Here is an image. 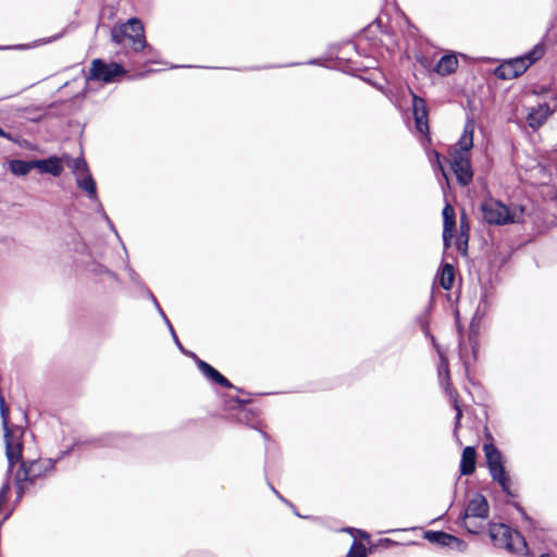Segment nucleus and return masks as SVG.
<instances>
[{"instance_id": "nucleus-1", "label": "nucleus", "mask_w": 557, "mask_h": 557, "mask_svg": "<svg viewBox=\"0 0 557 557\" xmlns=\"http://www.w3.org/2000/svg\"><path fill=\"white\" fill-rule=\"evenodd\" d=\"M474 123L468 121L458 143L449 150L450 165L462 186L471 183L473 172L470 162V150L473 147Z\"/></svg>"}, {"instance_id": "nucleus-2", "label": "nucleus", "mask_w": 557, "mask_h": 557, "mask_svg": "<svg viewBox=\"0 0 557 557\" xmlns=\"http://www.w3.org/2000/svg\"><path fill=\"white\" fill-rule=\"evenodd\" d=\"M483 451L492 481L499 485L507 497L516 498L518 494L511 488L513 481L506 469V460L500 449L493 443H486L483 445Z\"/></svg>"}, {"instance_id": "nucleus-3", "label": "nucleus", "mask_w": 557, "mask_h": 557, "mask_svg": "<svg viewBox=\"0 0 557 557\" xmlns=\"http://www.w3.org/2000/svg\"><path fill=\"white\" fill-rule=\"evenodd\" d=\"M488 536L497 548H504L511 554H530L525 537L506 523L488 522Z\"/></svg>"}, {"instance_id": "nucleus-4", "label": "nucleus", "mask_w": 557, "mask_h": 557, "mask_svg": "<svg viewBox=\"0 0 557 557\" xmlns=\"http://www.w3.org/2000/svg\"><path fill=\"white\" fill-rule=\"evenodd\" d=\"M483 220L491 225H505L521 223L525 209L521 205L512 203L507 207L496 199H487L481 205Z\"/></svg>"}, {"instance_id": "nucleus-5", "label": "nucleus", "mask_w": 557, "mask_h": 557, "mask_svg": "<svg viewBox=\"0 0 557 557\" xmlns=\"http://www.w3.org/2000/svg\"><path fill=\"white\" fill-rule=\"evenodd\" d=\"M545 52V46L537 44L524 55L504 61L494 73L499 79H513L523 74L535 61L540 60Z\"/></svg>"}, {"instance_id": "nucleus-6", "label": "nucleus", "mask_w": 557, "mask_h": 557, "mask_svg": "<svg viewBox=\"0 0 557 557\" xmlns=\"http://www.w3.org/2000/svg\"><path fill=\"white\" fill-rule=\"evenodd\" d=\"M3 429L5 457L8 460V473L23 458L25 428L14 424L12 420H1Z\"/></svg>"}, {"instance_id": "nucleus-7", "label": "nucleus", "mask_w": 557, "mask_h": 557, "mask_svg": "<svg viewBox=\"0 0 557 557\" xmlns=\"http://www.w3.org/2000/svg\"><path fill=\"white\" fill-rule=\"evenodd\" d=\"M111 40L116 45H123L127 40L135 52L147 47L144 25L136 17L129 18L126 23L114 25L111 29Z\"/></svg>"}, {"instance_id": "nucleus-8", "label": "nucleus", "mask_w": 557, "mask_h": 557, "mask_svg": "<svg viewBox=\"0 0 557 557\" xmlns=\"http://www.w3.org/2000/svg\"><path fill=\"white\" fill-rule=\"evenodd\" d=\"M490 516V504L487 498L480 492L473 494L467 506L459 513L456 523L463 528L469 534H479V530L472 528L468 520L470 518L487 519Z\"/></svg>"}, {"instance_id": "nucleus-9", "label": "nucleus", "mask_w": 557, "mask_h": 557, "mask_svg": "<svg viewBox=\"0 0 557 557\" xmlns=\"http://www.w3.org/2000/svg\"><path fill=\"white\" fill-rule=\"evenodd\" d=\"M17 463H20L17 471H21L24 480L39 487H42L44 480L55 471L51 458L28 460L22 458Z\"/></svg>"}, {"instance_id": "nucleus-10", "label": "nucleus", "mask_w": 557, "mask_h": 557, "mask_svg": "<svg viewBox=\"0 0 557 557\" xmlns=\"http://www.w3.org/2000/svg\"><path fill=\"white\" fill-rule=\"evenodd\" d=\"M124 73V69L117 63H106L100 59H95L91 62L87 79L111 83Z\"/></svg>"}, {"instance_id": "nucleus-11", "label": "nucleus", "mask_w": 557, "mask_h": 557, "mask_svg": "<svg viewBox=\"0 0 557 557\" xmlns=\"http://www.w3.org/2000/svg\"><path fill=\"white\" fill-rule=\"evenodd\" d=\"M412 110L417 131L420 134L426 135L429 133V124L425 101L422 98L413 95Z\"/></svg>"}, {"instance_id": "nucleus-12", "label": "nucleus", "mask_w": 557, "mask_h": 557, "mask_svg": "<svg viewBox=\"0 0 557 557\" xmlns=\"http://www.w3.org/2000/svg\"><path fill=\"white\" fill-rule=\"evenodd\" d=\"M84 445H92V446H96V447H102V446H108L110 444L103 437H90V438H87L85 441L76 440L70 447L59 451V454L57 455L55 458H51V461L53 462V467L55 468L58 462H60L65 457L70 456L71 453L75 448L84 446Z\"/></svg>"}, {"instance_id": "nucleus-13", "label": "nucleus", "mask_w": 557, "mask_h": 557, "mask_svg": "<svg viewBox=\"0 0 557 557\" xmlns=\"http://www.w3.org/2000/svg\"><path fill=\"white\" fill-rule=\"evenodd\" d=\"M476 449L474 446L468 445L462 449L459 463L460 475H471L476 469Z\"/></svg>"}, {"instance_id": "nucleus-14", "label": "nucleus", "mask_w": 557, "mask_h": 557, "mask_svg": "<svg viewBox=\"0 0 557 557\" xmlns=\"http://www.w3.org/2000/svg\"><path fill=\"white\" fill-rule=\"evenodd\" d=\"M443 240L444 246L447 248L450 245V240L453 238V232L456 226L455 221V210L450 205H446L443 209Z\"/></svg>"}, {"instance_id": "nucleus-15", "label": "nucleus", "mask_w": 557, "mask_h": 557, "mask_svg": "<svg viewBox=\"0 0 557 557\" xmlns=\"http://www.w3.org/2000/svg\"><path fill=\"white\" fill-rule=\"evenodd\" d=\"M552 112L553 111L547 103L533 108L527 116L528 125L533 129L539 128L546 122Z\"/></svg>"}, {"instance_id": "nucleus-16", "label": "nucleus", "mask_w": 557, "mask_h": 557, "mask_svg": "<svg viewBox=\"0 0 557 557\" xmlns=\"http://www.w3.org/2000/svg\"><path fill=\"white\" fill-rule=\"evenodd\" d=\"M197 367L201 371V373L210 381L215 384H219L223 387L231 388L232 383L223 376L218 370H215L212 366L207 363L203 360H197Z\"/></svg>"}, {"instance_id": "nucleus-17", "label": "nucleus", "mask_w": 557, "mask_h": 557, "mask_svg": "<svg viewBox=\"0 0 557 557\" xmlns=\"http://www.w3.org/2000/svg\"><path fill=\"white\" fill-rule=\"evenodd\" d=\"M36 168L41 173H49L59 176L63 171L62 160L58 157H51L46 160H36Z\"/></svg>"}, {"instance_id": "nucleus-18", "label": "nucleus", "mask_w": 557, "mask_h": 557, "mask_svg": "<svg viewBox=\"0 0 557 557\" xmlns=\"http://www.w3.org/2000/svg\"><path fill=\"white\" fill-rule=\"evenodd\" d=\"M451 535L443 530H428L423 533V539L440 547H449Z\"/></svg>"}, {"instance_id": "nucleus-19", "label": "nucleus", "mask_w": 557, "mask_h": 557, "mask_svg": "<svg viewBox=\"0 0 557 557\" xmlns=\"http://www.w3.org/2000/svg\"><path fill=\"white\" fill-rule=\"evenodd\" d=\"M75 180L77 186L84 190L90 199L98 200L96 182L89 172L78 175Z\"/></svg>"}, {"instance_id": "nucleus-20", "label": "nucleus", "mask_w": 557, "mask_h": 557, "mask_svg": "<svg viewBox=\"0 0 557 557\" xmlns=\"http://www.w3.org/2000/svg\"><path fill=\"white\" fill-rule=\"evenodd\" d=\"M458 65V60L453 54H447L441 58L435 66V72L440 75H448L453 73Z\"/></svg>"}, {"instance_id": "nucleus-21", "label": "nucleus", "mask_w": 557, "mask_h": 557, "mask_svg": "<svg viewBox=\"0 0 557 557\" xmlns=\"http://www.w3.org/2000/svg\"><path fill=\"white\" fill-rule=\"evenodd\" d=\"M455 281V270L451 264H444L442 267L441 273H440V284L441 286L449 290L453 287Z\"/></svg>"}, {"instance_id": "nucleus-22", "label": "nucleus", "mask_w": 557, "mask_h": 557, "mask_svg": "<svg viewBox=\"0 0 557 557\" xmlns=\"http://www.w3.org/2000/svg\"><path fill=\"white\" fill-rule=\"evenodd\" d=\"M15 486H16V500L15 502H20L25 494L29 493L30 487H35L36 485L28 483L26 480H24V475L21 473V471H16Z\"/></svg>"}, {"instance_id": "nucleus-23", "label": "nucleus", "mask_w": 557, "mask_h": 557, "mask_svg": "<svg viewBox=\"0 0 557 557\" xmlns=\"http://www.w3.org/2000/svg\"><path fill=\"white\" fill-rule=\"evenodd\" d=\"M36 168V161L13 160L10 163L11 171L16 175H26Z\"/></svg>"}, {"instance_id": "nucleus-24", "label": "nucleus", "mask_w": 557, "mask_h": 557, "mask_svg": "<svg viewBox=\"0 0 557 557\" xmlns=\"http://www.w3.org/2000/svg\"><path fill=\"white\" fill-rule=\"evenodd\" d=\"M372 553V547H367L364 544L354 541L346 557H369Z\"/></svg>"}, {"instance_id": "nucleus-25", "label": "nucleus", "mask_w": 557, "mask_h": 557, "mask_svg": "<svg viewBox=\"0 0 557 557\" xmlns=\"http://www.w3.org/2000/svg\"><path fill=\"white\" fill-rule=\"evenodd\" d=\"M46 114L47 108L44 107H28L22 109V116L33 122L41 120Z\"/></svg>"}, {"instance_id": "nucleus-26", "label": "nucleus", "mask_w": 557, "mask_h": 557, "mask_svg": "<svg viewBox=\"0 0 557 557\" xmlns=\"http://www.w3.org/2000/svg\"><path fill=\"white\" fill-rule=\"evenodd\" d=\"M67 166L73 171L75 177H77L78 175H83L88 171V168H87V164H86V161L84 159H81V158H76V159H71L69 158L67 159Z\"/></svg>"}, {"instance_id": "nucleus-27", "label": "nucleus", "mask_w": 557, "mask_h": 557, "mask_svg": "<svg viewBox=\"0 0 557 557\" xmlns=\"http://www.w3.org/2000/svg\"><path fill=\"white\" fill-rule=\"evenodd\" d=\"M508 504L511 505L520 513V516L523 519V521L528 523V528L530 530H535L536 529V521L532 517H530L528 515V512L521 506L520 503H518V502H509Z\"/></svg>"}, {"instance_id": "nucleus-28", "label": "nucleus", "mask_w": 557, "mask_h": 557, "mask_svg": "<svg viewBox=\"0 0 557 557\" xmlns=\"http://www.w3.org/2000/svg\"><path fill=\"white\" fill-rule=\"evenodd\" d=\"M438 376L442 382H445L447 385L449 384L448 362L443 355H441V363L438 367Z\"/></svg>"}, {"instance_id": "nucleus-29", "label": "nucleus", "mask_w": 557, "mask_h": 557, "mask_svg": "<svg viewBox=\"0 0 557 557\" xmlns=\"http://www.w3.org/2000/svg\"><path fill=\"white\" fill-rule=\"evenodd\" d=\"M448 548L463 553L467 550L468 544L462 539L451 535L450 546Z\"/></svg>"}, {"instance_id": "nucleus-30", "label": "nucleus", "mask_w": 557, "mask_h": 557, "mask_svg": "<svg viewBox=\"0 0 557 557\" xmlns=\"http://www.w3.org/2000/svg\"><path fill=\"white\" fill-rule=\"evenodd\" d=\"M247 421V426L250 428V429H255L257 431H259L262 435V437L268 441L269 440V435L268 433H265L264 431H262V428L264 426L262 424V421L263 420H246Z\"/></svg>"}, {"instance_id": "nucleus-31", "label": "nucleus", "mask_w": 557, "mask_h": 557, "mask_svg": "<svg viewBox=\"0 0 557 557\" xmlns=\"http://www.w3.org/2000/svg\"><path fill=\"white\" fill-rule=\"evenodd\" d=\"M152 298H153L154 305H156V307L158 308L159 312H160V313H161V315L164 318L165 322L169 324L170 330H171V332H172V334H173V337H174V342L176 343V345L178 346V348L183 350V347H182V345H181V343H180V341H178L177 336L175 335L174 330H173V327L171 326V324H170V322H169L168 318L165 317L164 312L162 311V309H161V307L159 306V304H158V301L156 300V298H154V297H152Z\"/></svg>"}, {"instance_id": "nucleus-32", "label": "nucleus", "mask_w": 557, "mask_h": 557, "mask_svg": "<svg viewBox=\"0 0 557 557\" xmlns=\"http://www.w3.org/2000/svg\"><path fill=\"white\" fill-rule=\"evenodd\" d=\"M152 298H153L154 305H156V307L158 308L159 312H160V313H161V315L164 318L165 322L169 324L170 330H171V332H172V334H173V337H174V342L176 343V345L178 346V348L183 350V347H182V345H181V343H180V341H178L177 336L175 335L174 330H173V327L171 326V324H170V322H169L168 318L165 317L164 312L162 311V309H161V307L159 306V304H158V301L156 300V298H154V297H152Z\"/></svg>"}, {"instance_id": "nucleus-33", "label": "nucleus", "mask_w": 557, "mask_h": 557, "mask_svg": "<svg viewBox=\"0 0 557 557\" xmlns=\"http://www.w3.org/2000/svg\"><path fill=\"white\" fill-rule=\"evenodd\" d=\"M152 298H153L154 305H156V307L158 308L159 312H160V313H161V315L164 318L165 322L169 324L170 330H171V332H172V334H173V337H174V342L176 343V345L178 346V348L183 350V347H182V345H181V343H180V341H178L177 336L175 335L174 330H173V327L171 326V324H170V322H169L168 318L165 317L164 312L162 311V309H161V307L159 306V304H158V301L156 300V298H154V297H152Z\"/></svg>"}, {"instance_id": "nucleus-34", "label": "nucleus", "mask_w": 557, "mask_h": 557, "mask_svg": "<svg viewBox=\"0 0 557 557\" xmlns=\"http://www.w3.org/2000/svg\"><path fill=\"white\" fill-rule=\"evenodd\" d=\"M152 298H153L154 305H156V307L158 308L159 312H160V313H161V315L164 318L165 322L169 324L170 330H171V332H172V334H173V337H174V342L176 343V345L178 346V348L183 350V347H182V345H181V343H180V341H178L177 336L175 335L174 330H173V327L171 326V324H170V322H169L168 318L165 317L164 312L162 311V309H161V307L159 306V304H158V301L156 300V298H154V297H152Z\"/></svg>"}, {"instance_id": "nucleus-35", "label": "nucleus", "mask_w": 557, "mask_h": 557, "mask_svg": "<svg viewBox=\"0 0 557 557\" xmlns=\"http://www.w3.org/2000/svg\"><path fill=\"white\" fill-rule=\"evenodd\" d=\"M265 480H267V485L270 487V490L273 492V494L278 498L281 499L283 503H285L286 505H288L289 507H294L293 503H290L288 499H286L274 486L273 484L269 481V479L265 476Z\"/></svg>"}, {"instance_id": "nucleus-36", "label": "nucleus", "mask_w": 557, "mask_h": 557, "mask_svg": "<svg viewBox=\"0 0 557 557\" xmlns=\"http://www.w3.org/2000/svg\"><path fill=\"white\" fill-rule=\"evenodd\" d=\"M11 491V485H10V482L9 481H5L3 482V484L1 485L0 487V499L5 503L8 497H9V493Z\"/></svg>"}, {"instance_id": "nucleus-37", "label": "nucleus", "mask_w": 557, "mask_h": 557, "mask_svg": "<svg viewBox=\"0 0 557 557\" xmlns=\"http://www.w3.org/2000/svg\"><path fill=\"white\" fill-rule=\"evenodd\" d=\"M398 544H399L398 542H396V541H394L392 539H388V537H382V539H380L377 541V545L379 546H383V547H386V548L392 547V546H396Z\"/></svg>"}, {"instance_id": "nucleus-38", "label": "nucleus", "mask_w": 557, "mask_h": 557, "mask_svg": "<svg viewBox=\"0 0 557 557\" xmlns=\"http://www.w3.org/2000/svg\"><path fill=\"white\" fill-rule=\"evenodd\" d=\"M0 411L2 418H5L9 414V409L4 406L2 396H0Z\"/></svg>"}, {"instance_id": "nucleus-39", "label": "nucleus", "mask_w": 557, "mask_h": 557, "mask_svg": "<svg viewBox=\"0 0 557 557\" xmlns=\"http://www.w3.org/2000/svg\"><path fill=\"white\" fill-rule=\"evenodd\" d=\"M460 231H461V235L462 236H466L467 235V232H468V223L466 222V220L463 218L460 219Z\"/></svg>"}, {"instance_id": "nucleus-40", "label": "nucleus", "mask_w": 557, "mask_h": 557, "mask_svg": "<svg viewBox=\"0 0 557 557\" xmlns=\"http://www.w3.org/2000/svg\"><path fill=\"white\" fill-rule=\"evenodd\" d=\"M461 426V420H455V424H454V436L456 438H458L457 436V430ZM459 441V440H457ZM460 445H461V442H458Z\"/></svg>"}, {"instance_id": "nucleus-41", "label": "nucleus", "mask_w": 557, "mask_h": 557, "mask_svg": "<svg viewBox=\"0 0 557 557\" xmlns=\"http://www.w3.org/2000/svg\"><path fill=\"white\" fill-rule=\"evenodd\" d=\"M467 245H468V235H466L465 242L459 244L458 249L465 252Z\"/></svg>"}, {"instance_id": "nucleus-42", "label": "nucleus", "mask_w": 557, "mask_h": 557, "mask_svg": "<svg viewBox=\"0 0 557 557\" xmlns=\"http://www.w3.org/2000/svg\"><path fill=\"white\" fill-rule=\"evenodd\" d=\"M356 531L358 532L360 537L366 539V540L370 539V535L367 531H364V530H356Z\"/></svg>"}, {"instance_id": "nucleus-43", "label": "nucleus", "mask_w": 557, "mask_h": 557, "mask_svg": "<svg viewBox=\"0 0 557 557\" xmlns=\"http://www.w3.org/2000/svg\"><path fill=\"white\" fill-rule=\"evenodd\" d=\"M292 508H293V510H294V513H295L297 517H299V518H304V519H307V518H308V517H306V516H301L300 513H298V510H296L295 506H294V507H292Z\"/></svg>"}, {"instance_id": "nucleus-44", "label": "nucleus", "mask_w": 557, "mask_h": 557, "mask_svg": "<svg viewBox=\"0 0 557 557\" xmlns=\"http://www.w3.org/2000/svg\"><path fill=\"white\" fill-rule=\"evenodd\" d=\"M0 136L1 137H5V138H10L9 134H7L1 127H0Z\"/></svg>"}, {"instance_id": "nucleus-45", "label": "nucleus", "mask_w": 557, "mask_h": 557, "mask_svg": "<svg viewBox=\"0 0 557 557\" xmlns=\"http://www.w3.org/2000/svg\"><path fill=\"white\" fill-rule=\"evenodd\" d=\"M446 512H447V511H445L442 516H440V517H437V518L432 519V520L430 521V523H433V522H435V521L440 520L443 516H445V515H446Z\"/></svg>"}, {"instance_id": "nucleus-46", "label": "nucleus", "mask_w": 557, "mask_h": 557, "mask_svg": "<svg viewBox=\"0 0 557 557\" xmlns=\"http://www.w3.org/2000/svg\"><path fill=\"white\" fill-rule=\"evenodd\" d=\"M539 557H552L549 553H542Z\"/></svg>"}, {"instance_id": "nucleus-47", "label": "nucleus", "mask_w": 557, "mask_h": 557, "mask_svg": "<svg viewBox=\"0 0 557 557\" xmlns=\"http://www.w3.org/2000/svg\"><path fill=\"white\" fill-rule=\"evenodd\" d=\"M460 417H461V411H460V409L457 408V416H456V418H460Z\"/></svg>"}, {"instance_id": "nucleus-48", "label": "nucleus", "mask_w": 557, "mask_h": 557, "mask_svg": "<svg viewBox=\"0 0 557 557\" xmlns=\"http://www.w3.org/2000/svg\"><path fill=\"white\" fill-rule=\"evenodd\" d=\"M352 530H355L354 528H346L345 531L347 532H351Z\"/></svg>"}, {"instance_id": "nucleus-49", "label": "nucleus", "mask_w": 557, "mask_h": 557, "mask_svg": "<svg viewBox=\"0 0 557 557\" xmlns=\"http://www.w3.org/2000/svg\"><path fill=\"white\" fill-rule=\"evenodd\" d=\"M391 532H394V531H393V530H391V531H389V530H386V531H384L383 533H391Z\"/></svg>"}]
</instances>
